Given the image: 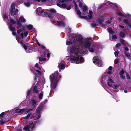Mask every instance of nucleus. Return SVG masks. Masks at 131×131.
Wrapping results in <instances>:
<instances>
[{"label":"nucleus","instance_id":"1","mask_svg":"<svg viewBox=\"0 0 131 131\" xmlns=\"http://www.w3.org/2000/svg\"><path fill=\"white\" fill-rule=\"evenodd\" d=\"M61 75H59L58 71H56L52 73L49 76L51 82V87L52 90L54 89L56 87L59 81L61 78Z\"/></svg>","mask_w":131,"mask_h":131},{"label":"nucleus","instance_id":"2","mask_svg":"<svg viewBox=\"0 0 131 131\" xmlns=\"http://www.w3.org/2000/svg\"><path fill=\"white\" fill-rule=\"evenodd\" d=\"M69 40L73 41L74 42H79L82 43L83 42L84 38L82 36L80 35H75L73 34L70 37Z\"/></svg>","mask_w":131,"mask_h":131},{"label":"nucleus","instance_id":"3","mask_svg":"<svg viewBox=\"0 0 131 131\" xmlns=\"http://www.w3.org/2000/svg\"><path fill=\"white\" fill-rule=\"evenodd\" d=\"M34 127V124L32 122L24 126L23 130L25 131H31V130H32Z\"/></svg>","mask_w":131,"mask_h":131},{"label":"nucleus","instance_id":"4","mask_svg":"<svg viewBox=\"0 0 131 131\" xmlns=\"http://www.w3.org/2000/svg\"><path fill=\"white\" fill-rule=\"evenodd\" d=\"M93 63L95 64H96L97 66L99 67H101L102 64V63L101 60L99 59L96 58L94 57L93 59Z\"/></svg>","mask_w":131,"mask_h":131},{"label":"nucleus","instance_id":"5","mask_svg":"<svg viewBox=\"0 0 131 131\" xmlns=\"http://www.w3.org/2000/svg\"><path fill=\"white\" fill-rule=\"evenodd\" d=\"M74 58V60L77 63H81L84 61V59L81 56H77Z\"/></svg>","mask_w":131,"mask_h":131},{"label":"nucleus","instance_id":"6","mask_svg":"<svg viewBox=\"0 0 131 131\" xmlns=\"http://www.w3.org/2000/svg\"><path fill=\"white\" fill-rule=\"evenodd\" d=\"M5 114L4 112H2L0 115V116L1 120L0 121V124L2 125H3L5 124L8 121L5 118H4L3 117Z\"/></svg>","mask_w":131,"mask_h":131},{"label":"nucleus","instance_id":"7","mask_svg":"<svg viewBox=\"0 0 131 131\" xmlns=\"http://www.w3.org/2000/svg\"><path fill=\"white\" fill-rule=\"evenodd\" d=\"M76 49V47L75 46H73L70 49V53H71V55L73 57L77 55V53L75 52Z\"/></svg>","mask_w":131,"mask_h":131},{"label":"nucleus","instance_id":"8","mask_svg":"<svg viewBox=\"0 0 131 131\" xmlns=\"http://www.w3.org/2000/svg\"><path fill=\"white\" fill-rule=\"evenodd\" d=\"M8 28L12 32V34L13 36H15L16 35V28L15 27H12L11 26H9Z\"/></svg>","mask_w":131,"mask_h":131},{"label":"nucleus","instance_id":"9","mask_svg":"<svg viewBox=\"0 0 131 131\" xmlns=\"http://www.w3.org/2000/svg\"><path fill=\"white\" fill-rule=\"evenodd\" d=\"M15 110V113H20L22 114L23 112L25 111L26 109L25 108H23L20 109L18 108L16 109Z\"/></svg>","mask_w":131,"mask_h":131},{"label":"nucleus","instance_id":"10","mask_svg":"<svg viewBox=\"0 0 131 131\" xmlns=\"http://www.w3.org/2000/svg\"><path fill=\"white\" fill-rule=\"evenodd\" d=\"M84 46L85 48H88L91 46V42L89 41V38L87 39V41L85 43Z\"/></svg>","mask_w":131,"mask_h":131},{"label":"nucleus","instance_id":"11","mask_svg":"<svg viewBox=\"0 0 131 131\" xmlns=\"http://www.w3.org/2000/svg\"><path fill=\"white\" fill-rule=\"evenodd\" d=\"M58 26H60L62 27H64L65 26V23L63 20L59 21H57Z\"/></svg>","mask_w":131,"mask_h":131},{"label":"nucleus","instance_id":"12","mask_svg":"<svg viewBox=\"0 0 131 131\" xmlns=\"http://www.w3.org/2000/svg\"><path fill=\"white\" fill-rule=\"evenodd\" d=\"M95 45L94 44H93L91 47H90L88 48L89 51L91 52H93L94 51V49L95 48Z\"/></svg>","mask_w":131,"mask_h":131},{"label":"nucleus","instance_id":"13","mask_svg":"<svg viewBox=\"0 0 131 131\" xmlns=\"http://www.w3.org/2000/svg\"><path fill=\"white\" fill-rule=\"evenodd\" d=\"M124 23L128 25V27L131 29V24L128 22V20L127 19H123Z\"/></svg>","mask_w":131,"mask_h":131},{"label":"nucleus","instance_id":"14","mask_svg":"<svg viewBox=\"0 0 131 131\" xmlns=\"http://www.w3.org/2000/svg\"><path fill=\"white\" fill-rule=\"evenodd\" d=\"M18 21H20V23H24L26 22V20L22 16H21L19 18V20H17Z\"/></svg>","mask_w":131,"mask_h":131},{"label":"nucleus","instance_id":"15","mask_svg":"<svg viewBox=\"0 0 131 131\" xmlns=\"http://www.w3.org/2000/svg\"><path fill=\"white\" fill-rule=\"evenodd\" d=\"M105 20L103 18H98L97 19L98 22L100 24H102L104 21Z\"/></svg>","mask_w":131,"mask_h":131},{"label":"nucleus","instance_id":"16","mask_svg":"<svg viewBox=\"0 0 131 131\" xmlns=\"http://www.w3.org/2000/svg\"><path fill=\"white\" fill-rule=\"evenodd\" d=\"M17 29H19L21 28L22 27V24L20 21H17Z\"/></svg>","mask_w":131,"mask_h":131},{"label":"nucleus","instance_id":"17","mask_svg":"<svg viewBox=\"0 0 131 131\" xmlns=\"http://www.w3.org/2000/svg\"><path fill=\"white\" fill-rule=\"evenodd\" d=\"M40 116H39V117L37 118V120L36 122V123L34 124V126H35L36 125V124L37 125H39L41 123V121L39 120V118H40Z\"/></svg>","mask_w":131,"mask_h":131},{"label":"nucleus","instance_id":"18","mask_svg":"<svg viewBox=\"0 0 131 131\" xmlns=\"http://www.w3.org/2000/svg\"><path fill=\"white\" fill-rule=\"evenodd\" d=\"M16 4L15 3H13L11 5V8L10 9L12 10V12L13 10H14V9H15V7Z\"/></svg>","mask_w":131,"mask_h":131},{"label":"nucleus","instance_id":"19","mask_svg":"<svg viewBox=\"0 0 131 131\" xmlns=\"http://www.w3.org/2000/svg\"><path fill=\"white\" fill-rule=\"evenodd\" d=\"M107 30L108 32L111 34L113 33L114 32V31L112 30V28L111 27L108 28Z\"/></svg>","mask_w":131,"mask_h":131},{"label":"nucleus","instance_id":"20","mask_svg":"<svg viewBox=\"0 0 131 131\" xmlns=\"http://www.w3.org/2000/svg\"><path fill=\"white\" fill-rule=\"evenodd\" d=\"M3 18L4 19H8V14L5 12Z\"/></svg>","mask_w":131,"mask_h":131},{"label":"nucleus","instance_id":"21","mask_svg":"<svg viewBox=\"0 0 131 131\" xmlns=\"http://www.w3.org/2000/svg\"><path fill=\"white\" fill-rule=\"evenodd\" d=\"M31 3L30 1H29L27 3H24V4L27 7H29L30 6L31 4L30 3Z\"/></svg>","mask_w":131,"mask_h":131},{"label":"nucleus","instance_id":"22","mask_svg":"<svg viewBox=\"0 0 131 131\" xmlns=\"http://www.w3.org/2000/svg\"><path fill=\"white\" fill-rule=\"evenodd\" d=\"M30 103L32 105L35 106L36 105V102L35 100H32Z\"/></svg>","mask_w":131,"mask_h":131},{"label":"nucleus","instance_id":"23","mask_svg":"<svg viewBox=\"0 0 131 131\" xmlns=\"http://www.w3.org/2000/svg\"><path fill=\"white\" fill-rule=\"evenodd\" d=\"M9 22L13 24H15L17 23V21H15V20L13 19H10Z\"/></svg>","mask_w":131,"mask_h":131},{"label":"nucleus","instance_id":"24","mask_svg":"<svg viewBox=\"0 0 131 131\" xmlns=\"http://www.w3.org/2000/svg\"><path fill=\"white\" fill-rule=\"evenodd\" d=\"M124 53L125 54V56L127 57L129 59H130V56L129 54L128 53H127V52L126 51H124Z\"/></svg>","mask_w":131,"mask_h":131},{"label":"nucleus","instance_id":"25","mask_svg":"<svg viewBox=\"0 0 131 131\" xmlns=\"http://www.w3.org/2000/svg\"><path fill=\"white\" fill-rule=\"evenodd\" d=\"M14 10H13L12 12V10L10 9L9 10V14L8 16L9 18H10V15L11 16H12L13 15L15 17L14 15L13 14V13H14Z\"/></svg>","mask_w":131,"mask_h":131},{"label":"nucleus","instance_id":"26","mask_svg":"<svg viewBox=\"0 0 131 131\" xmlns=\"http://www.w3.org/2000/svg\"><path fill=\"white\" fill-rule=\"evenodd\" d=\"M119 36L122 38L124 37L125 34V33L122 31H121L119 33Z\"/></svg>","mask_w":131,"mask_h":131},{"label":"nucleus","instance_id":"27","mask_svg":"<svg viewBox=\"0 0 131 131\" xmlns=\"http://www.w3.org/2000/svg\"><path fill=\"white\" fill-rule=\"evenodd\" d=\"M26 26L29 30H31L33 28V26L31 25H29Z\"/></svg>","mask_w":131,"mask_h":131},{"label":"nucleus","instance_id":"28","mask_svg":"<svg viewBox=\"0 0 131 131\" xmlns=\"http://www.w3.org/2000/svg\"><path fill=\"white\" fill-rule=\"evenodd\" d=\"M76 11L77 12V15H78L79 17H81V14L80 10L78 9V10H77Z\"/></svg>","mask_w":131,"mask_h":131},{"label":"nucleus","instance_id":"29","mask_svg":"<svg viewBox=\"0 0 131 131\" xmlns=\"http://www.w3.org/2000/svg\"><path fill=\"white\" fill-rule=\"evenodd\" d=\"M42 93H40L39 94V99H42V96H43V92Z\"/></svg>","mask_w":131,"mask_h":131},{"label":"nucleus","instance_id":"30","mask_svg":"<svg viewBox=\"0 0 131 131\" xmlns=\"http://www.w3.org/2000/svg\"><path fill=\"white\" fill-rule=\"evenodd\" d=\"M114 83V82H108L107 84L110 87L112 86V84Z\"/></svg>","mask_w":131,"mask_h":131},{"label":"nucleus","instance_id":"31","mask_svg":"<svg viewBox=\"0 0 131 131\" xmlns=\"http://www.w3.org/2000/svg\"><path fill=\"white\" fill-rule=\"evenodd\" d=\"M124 70L123 69H122L121 70L120 72L119 73V74L120 75H123L124 74Z\"/></svg>","mask_w":131,"mask_h":131},{"label":"nucleus","instance_id":"32","mask_svg":"<svg viewBox=\"0 0 131 131\" xmlns=\"http://www.w3.org/2000/svg\"><path fill=\"white\" fill-rule=\"evenodd\" d=\"M83 12H85L87 10V8L85 6H84L83 7Z\"/></svg>","mask_w":131,"mask_h":131},{"label":"nucleus","instance_id":"33","mask_svg":"<svg viewBox=\"0 0 131 131\" xmlns=\"http://www.w3.org/2000/svg\"><path fill=\"white\" fill-rule=\"evenodd\" d=\"M59 68L60 69H62L65 68V65L63 64H61L60 65Z\"/></svg>","mask_w":131,"mask_h":131},{"label":"nucleus","instance_id":"34","mask_svg":"<svg viewBox=\"0 0 131 131\" xmlns=\"http://www.w3.org/2000/svg\"><path fill=\"white\" fill-rule=\"evenodd\" d=\"M50 12L53 13H55L56 12V10L54 9H51L49 10Z\"/></svg>","mask_w":131,"mask_h":131},{"label":"nucleus","instance_id":"35","mask_svg":"<svg viewBox=\"0 0 131 131\" xmlns=\"http://www.w3.org/2000/svg\"><path fill=\"white\" fill-rule=\"evenodd\" d=\"M18 10L17 9H15L14 13V15H17V13L18 12Z\"/></svg>","mask_w":131,"mask_h":131},{"label":"nucleus","instance_id":"36","mask_svg":"<svg viewBox=\"0 0 131 131\" xmlns=\"http://www.w3.org/2000/svg\"><path fill=\"white\" fill-rule=\"evenodd\" d=\"M112 38L113 40H115L117 39V37L116 35H112Z\"/></svg>","mask_w":131,"mask_h":131},{"label":"nucleus","instance_id":"37","mask_svg":"<svg viewBox=\"0 0 131 131\" xmlns=\"http://www.w3.org/2000/svg\"><path fill=\"white\" fill-rule=\"evenodd\" d=\"M67 4H66L63 3L61 4V8H65L66 7Z\"/></svg>","mask_w":131,"mask_h":131},{"label":"nucleus","instance_id":"38","mask_svg":"<svg viewBox=\"0 0 131 131\" xmlns=\"http://www.w3.org/2000/svg\"><path fill=\"white\" fill-rule=\"evenodd\" d=\"M41 110H39V109H38V108L36 110V112H37V114H39V115L38 116H40V114H41Z\"/></svg>","mask_w":131,"mask_h":131},{"label":"nucleus","instance_id":"39","mask_svg":"<svg viewBox=\"0 0 131 131\" xmlns=\"http://www.w3.org/2000/svg\"><path fill=\"white\" fill-rule=\"evenodd\" d=\"M72 43L73 42L72 41H66V44L67 45L72 44Z\"/></svg>","mask_w":131,"mask_h":131},{"label":"nucleus","instance_id":"40","mask_svg":"<svg viewBox=\"0 0 131 131\" xmlns=\"http://www.w3.org/2000/svg\"><path fill=\"white\" fill-rule=\"evenodd\" d=\"M81 18H83L85 19L86 20H89V18L88 17L86 16H81V17H80Z\"/></svg>","mask_w":131,"mask_h":131},{"label":"nucleus","instance_id":"41","mask_svg":"<svg viewBox=\"0 0 131 131\" xmlns=\"http://www.w3.org/2000/svg\"><path fill=\"white\" fill-rule=\"evenodd\" d=\"M119 52L118 51H116L114 52V54L115 56L116 57H117L118 55V54Z\"/></svg>","mask_w":131,"mask_h":131},{"label":"nucleus","instance_id":"42","mask_svg":"<svg viewBox=\"0 0 131 131\" xmlns=\"http://www.w3.org/2000/svg\"><path fill=\"white\" fill-rule=\"evenodd\" d=\"M31 115V113L30 114H29L27 116L24 117V118L25 119H28L29 117H30V116Z\"/></svg>","mask_w":131,"mask_h":131},{"label":"nucleus","instance_id":"43","mask_svg":"<svg viewBox=\"0 0 131 131\" xmlns=\"http://www.w3.org/2000/svg\"><path fill=\"white\" fill-rule=\"evenodd\" d=\"M23 30V29H19L17 30V32L18 34H19L20 32H21Z\"/></svg>","mask_w":131,"mask_h":131},{"label":"nucleus","instance_id":"44","mask_svg":"<svg viewBox=\"0 0 131 131\" xmlns=\"http://www.w3.org/2000/svg\"><path fill=\"white\" fill-rule=\"evenodd\" d=\"M31 90H29L28 91L27 93V96H28L30 95L31 93Z\"/></svg>","mask_w":131,"mask_h":131},{"label":"nucleus","instance_id":"45","mask_svg":"<svg viewBox=\"0 0 131 131\" xmlns=\"http://www.w3.org/2000/svg\"><path fill=\"white\" fill-rule=\"evenodd\" d=\"M71 6L70 5H69L68 6H66V7L65 8H66V9L68 10H69L70 9H71Z\"/></svg>","mask_w":131,"mask_h":131},{"label":"nucleus","instance_id":"46","mask_svg":"<svg viewBox=\"0 0 131 131\" xmlns=\"http://www.w3.org/2000/svg\"><path fill=\"white\" fill-rule=\"evenodd\" d=\"M126 76L127 78V79H130V78L128 73L126 72Z\"/></svg>","mask_w":131,"mask_h":131},{"label":"nucleus","instance_id":"47","mask_svg":"<svg viewBox=\"0 0 131 131\" xmlns=\"http://www.w3.org/2000/svg\"><path fill=\"white\" fill-rule=\"evenodd\" d=\"M91 25L92 27H95L97 26V24L94 23H92L91 24Z\"/></svg>","mask_w":131,"mask_h":131},{"label":"nucleus","instance_id":"48","mask_svg":"<svg viewBox=\"0 0 131 131\" xmlns=\"http://www.w3.org/2000/svg\"><path fill=\"white\" fill-rule=\"evenodd\" d=\"M35 71H36L38 73L39 75H41V73L40 71L37 70H35Z\"/></svg>","mask_w":131,"mask_h":131},{"label":"nucleus","instance_id":"49","mask_svg":"<svg viewBox=\"0 0 131 131\" xmlns=\"http://www.w3.org/2000/svg\"><path fill=\"white\" fill-rule=\"evenodd\" d=\"M119 61V60H116L114 61V63L115 64H118Z\"/></svg>","mask_w":131,"mask_h":131},{"label":"nucleus","instance_id":"50","mask_svg":"<svg viewBox=\"0 0 131 131\" xmlns=\"http://www.w3.org/2000/svg\"><path fill=\"white\" fill-rule=\"evenodd\" d=\"M32 111V109H29V110H27L25 111L24 113V114H26L28 113L30 111Z\"/></svg>","mask_w":131,"mask_h":131},{"label":"nucleus","instance_id":"51","mask_svg":"<svg viewBox=\"0 0 131 131\" xmlns=\"http://www.w3.org/2000/svg\"><path fill=\"white\" fill-rule=\"evenodd\" d=\"M72 0H62L61 1V3H63L64 2H68L69 1H71Z\"/></svg>","mask_w":131,"mask_h":131},{"label":"nucleus","instance_id":"52","mask_svg":"<svg viewBox=\"0 0 131 131\" xmlns=\"http://www.w3.org/2000/svg\"><path fill=\"white\" fill-rule=\"evenodd\" d=\"M108 80L109 81L108 82H113V80L111 79V78L110 77H108Z\"/></svg>","mask_w":131,"mask_h":131},{"label":"nucleus","instance_id":"53","mask_svg":"<svg viewBox=\"0 0 131 131\" xmlns=\"http://www.w3.org/2000/svg\"><path fill=\"white\" fill-rule=\"evenodd\" d=\"M41 48L42 49L45 50L46 49V47L43 45H41Z\"/></svg>","mask_w":131,"mask_h":131},{"label":"nucleus","instance_id":"54","mask_svg":"<svg viewBox=\"0 0 131 131\" xmlns=\"http://www.w3.org/2000/svg\"><path fill=\"white\" fill-rule=\"evenodd\" d=\"M43 57L42 55H41L39 57V60L40 61H43Z\"/></svg>","mask_w":131,"mask_h":131},{"label":"nucleus","instance_id":"55","mask_svg":"<svg viewBox=\"0 0 131 131\" xmlns=\"http://www.w3.org/2000/svg\"><path fill=\"white\" fill-rule=\"evenodd\" d=\"M118 15L121 16L123 17H125V16L123 14H122V13H118Z\"/></svg>","mask_w":131,"mask_h":131},{"label":"nucleus","instance_id":"56","mask_svg":"<svg viewBox=\"0 0 131 131\" xmlns=\"http://www.w3.org/2000/svg\"><path fill=\"white\" fill-rule=\"evenodd\" d=\"M124 40L123 39H122V40H121V42L122 43V45L123 46H125L126 45L125 44L124 42L123 41H124Z\"/></svg>","mask_w":131,"mask_h":131},{"label":"nucleus","instance_id":"57","mask_svg":"<svg viewBox=\"0 0 131 131\" xmlns=\"http://www.w3.org/2000/svg\"><path fill=\"white\" fill-rule=\"evenodd\" d=\"M48 15L50 18H52L53 17L52 14V13L48 14Z\"/></svg>","mask_w":131,"mask_h":131},{"label":"nucleus","instance_id":"58","mask_svg":"<svg viewBox=\"0 0 131 131\" xmlns=\"http://www.w3.org/2000/svg\"><path fill=\"white\" fill-rule=\"evenodd\" d=\"M120 77L121 78L123 79H125V76L123 75H120Z\"/></svg>","mask_w":131,"mask_h":131},{"label":"nucleus","instance_id":"59","mask_svg":"<svg viewBox=\"0 0 131 131\" xmlns=\"http://www.w3.org/2000/svg\"><path fill=\"white\" fill-rule=\"evenodd\" d=\"M121 45V44L120 43H118L116 45V47L117 48Z\"/></svg>","mask_w":131,"mask_h":131},{"label":"nucleus","instance_id":"60","mask_svg":"<svg viewBox=\"0 0 131 131\" xmlns=\"http://www.w3.org/2000/svg\"><path fill=\"white\" fill-rule=\"evenodd\" d=\"M127 17L129 19H131V15L130 14H127Z\"/></svg>","mask_w":131,"mask_h":131},{"label":"nucleus","instance_id":"61","mask_svg":"<svg viewBox=\"0 0 131 131\" xmlns=\"http://www.w3.org/2000/svg\"><path fill=\"white\" fill-rule=\"evenodd\" d=\"M89 15H90V16H93L92 14H93V12H92V11L91 10H89Z\"/></svg>","mask_w":131,"mask_h":131},{"label":"nucleus","instance_id":"62","mask_svg":"<svg viewBox=\"0 0 131 131\" xmlns=\"http://www.w3.org/2000/svg\"><path fill=\"white\" fill-rule=\"evenodd\" d=\"M28 33L27 31H25L24 33V35L25 37H26Z\"/></svg>","mask_w":131,"mask_h":131},{"label":"nucleus","instance_id":"63","mask_svg":"<svg viewBox=\"0 0 131 131\" xmlns=\"http://www.w3.org/2000/svg\"><path fill=\"white\" fill-rule=\"evenodd\" d=\"M79 6L81 8H82V3H81V2H79Z\"/></svg>","mask_w":131,"mask_h":131},{"label":"nucleus","instance_id":"64","mask_svg":"<svg viewBox=\"0 0 131 131\" xmlns=\"http://www.w3.org/2000/svg\"><path fill=\"white\" fill-rule=\"evenodd\" d=\"M22 47H23L24 48V49L25 50H26L27 49V46H26L25 44L24 45H23Z\"/></svg>","mask_w":131,"mask_h":131}]
</instances>
